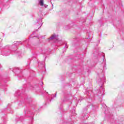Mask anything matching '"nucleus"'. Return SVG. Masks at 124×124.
<instances>
[{
	"label": "nucleus",
	"mask_w": 124,
	"mask_h": 124,
	"mask_svg": "<svg viewBox=\"0 0 124 124\" xmlns=\"http://www.w3.org/2000/svg\"><path fill=\"white\" fill-rule=\"evenodd\" d=\"M48 101H50V102H51V100H48Z\"/></svg>",
	"instance_id": "aec40b11"
},
{
	"label": "nucleus",
	"mask_w": 124,
	"mask_h": 124,
	"mask_svg": "<svg viewBox=\"0 0 124 124\" xmlns=\"http://www.w3.org/2000/svg\"><path fill=\"white\" fill-rule=\"evenodd\" d=\"M100 89H102V92H104V89L102 88V85H101L100 87Z\"/></svg>",
	"instance_id": "f8f14e48"
},
{
	"label": "nucleus",
	"mask_w": 124,
	"mask_h": 124,
	"mask_svg": "<svg viewBox=\"0 0 124 124\" xmlns=\"http://www.w3.org/2000/svg\"><path fill=\"white\" fill-rule=\"evenodd\" d=\"M56 97V96H57V93H55V96L54 95V94H52V95H51V97ZM54 99V98H52V97H51V99Z\"/></svg>",
	"instance_id": "6e6552de"
},
{
	"label": "nucleus",
	"mask_w": 124,
	"mask_h": 124,
	"mask_svg": "<svg viewBox=\"0 0 124 124\" xmlns=\"http://www.w3.org/2000/svg\"><path fill=\"white\" fill-rule=\"evenodd\" d=\"M31 114V111H30L29 110H28V111H25V114Z\"/></svg>",
	"instance_id": "ddd939ff"
},
{
	"label": "nucleus",
	"mask_w": 124,
	"mask_h": 124,
	"mask_svg": "<svg viewBox=\"0 0 124 124\" xmlns=\"http://www.w3.org/2000/svg\"><path fill=\"white\" fill-rule=\"evenodd\" d=\"M31 90H35V91H38V90H39V87H38V86L35 85L34 87L31 86Z\"/></svg>",
	"instance_id": "20e7f679"
},
{
	"label": "nucleus",
	"mask_w": 124,
	"mask_h": 124,
	"mask_svg": "<svg viewBox=\"0 0 124 124\" xmlns=\"http://www.w3.org/2000/svg\"><path fill=\"white\" fill-rule=\"evenodd\" d=\"M38 66V67H39V68H40V67H44V65L43 64V62H39Z\"/></svg>",
	"instance_id": "39448f33"
},
{
	"label": "nucleus",
	"mask_w": 124,
	"mask_h": 124,
	"mask_svg": "<svg viewBox=\"0 0 124 124\" xmlns=\"http://www.w3.org/2000/svg\"><path fill=\"white\" fill-rule=\"evenodd\" d=\"M14 46H10L9 45H7L3 47V49L5 50L1 51V55L2 56H5V57H7V56H9V55L11 54V50L12 51H14L15 53H16V50H13V49H12V48H13Z\"/></svg>",
	"instance_id": "f257e3e1"
},
{
	"label": "nucleus",
	"mask_w": 124,
	"mask_h": 124,
	"mask_svg": "<svg viewBox=\"0 0 124 124\" xmlns=\"http://www.w3.org/2000/svg\"><path fill=\"white\" fill-rule=\"evenodd\" d=\"M41 23H42V19L41 18L38 19L35 24L36 27H38V29H40V28H41V26H42Z\"/></svg>",
	"instance_id": "f03ea898"
},
{
	"label": "nucleus",
	"mask_w": 124,
	"mask_h": 124,
	"mask_svg": "<svg viewBox=\"0 0 124 124\" xmlns=\"http://www.w3.org/2000/svg\"><path fill=\"white\" fill-rule=\"evenodd\" d=\"M44 0H40L39 5H41V6H43V5H44Z\"/></svg>",
	"instance_id": "423d86ee"
},
{
	"label": "nucleus",
	"mask_w": 124,
	"mask_h": 124,
	"mask_svg": "<svg viewBox=\"0 0 124 124\" xmlns=\"http://www.w3.org/2000/svg\"><path fill=\"white\" fill-rule=\"evenodd\" d=\"M89 118V116L88 115H85L84 116V120H87Z\"/></svg>",
	"instance_id": "9d476101"
},
{
	"label": "nucleus",
	"mask_w": 124,
	"mask_h": 124,
	"mask_svg": "<svg viewBox=\"0 0 124 124\" xmlns=\"http://www.w3.org/2000/svg\"><path fill=\"white\" fill-rule=\"evenodd\" d=\"M98 83H100V82H102V79H98Z\"/></svg>",
	"instance_id": "2eb2a0df"
},
{
	"label": "nucleus",
	"mask_w": 124,
	"mask_h": 124,
	"mask_svg": "<svg viewBox=\"0 0 124 124\" xmlns=\"http://www.w3.org/2000/svg\"><path fill=\"white\" fill-rule=\"evenodd\" d=\"M17 54H18V56H20V55H21V51H18Z\"/></svg>",
	"instance_id": "dca6fc26"
},
{
	"label": "nucleus",
	"mask_w": 124,
	"mask_h": 124,
	"mask_svg": "<svg viewBox=\"0 0 124 124\" xmlns=\"http://www.w3.org/2000/svg\"><path fill=\"white\" fill-rule=\"evenodd\" d=\"M40 84H41V85H43V82H40Z\"/></svg>",
	"instance_id": "a211bd4d"
},
{
	"label": "nucleus",
	"mask_w": 124,
	"mask_h": 124,
	"mask_svg": "<svg viewBox=\"0 0 124 124\" xmlns=\"http://www.w3.org/2000/svg\"><path fill=\"white\" fill-rule=\"evenodd\" d=\"M43 5H44V7H45L46 8L48 7V5L44 4Z\"/></svg>",
	"instance_id": "4468645a"
},
{
	"label": "nucleus",
	"mask_w": 124,
	"mask_h": 124,
	"mask_svg": "<svg viewBox=\"0 0 124 124\" xmlns=\"http://www.w3.org/2000/svg\"><path fill=\"white\" fill-rule=\"evenodd\" d=\"M17 68V69H19V68Z\"/></svg>",
	"instance_id": "4be33fe9"
},
{
	"label": "nucleus",
	"mask_w": 124,
	"mask_h": 124,
	"mask_svg": "<svg viewBox=\"0 0 124 124\" xmlns=\"http://www.w3.org/2000/svg\"><path fill=\"white\" fill-rule=\"evenodd\" d=\"M88 109H89V106H88L87 107H86V108H83V110H84V111H87V110H88Z\"/></svg>",
	"instance_id": "1a4fd4ad"
},
{
	"label": "nucleus",
	"mask_w": 124,
	"mask_h": 124,
	"mask_svg": "<svg viewBox=\"0 0 124 124\" xmlns=\"http://www.w3.org/2000/svg\"><path fill=\"white\" fill-rule=\"evenodd\" d=\"M15 69H14V70H15Z\"/></svg>",
	"instance_id": "5701e85b"
},
{
	"label": "nucleus",
	"mask_w": 124,
	"mask_h": 124,
	"mask_svg": "<svg viewBox=\"0 0 124 124\" xmlns=\"http://www.w3.org/2000/svg\"><path fill=\"white\" fill-rule=\"evenodd\" d=\"M34 33H35V31H34L33 32L32 34H34Z\"/></svg>",
	"instance_id": "6ab92c4d"
},
{
	"label": "nucleus",
	"mask_w": 124,
	"mask_h": 124,
	"mask_svg": "<svg viewBox=\"0 0 124 124\" xmlns=\"http://www.w3.org/2000/svg\"><path fill=\"white\" fill-rule=\"evenodd\" d=\"M64 48L66 49H67V48H68V46L67 45V44H65Z\"/></svg>",
	"instance_id": "9b49d317"
},
{
	"label": "nucleus",
	"mask_w": 124,
	"mask_h": 124,
	"mask_svg": "<svg viewBox=\"0 0 124 124\" xmlns=\"http://www.w3.org/2000/svg\"><path fill=\"white\" fill-rule=\"evenodd\" d=\"M20 44H22V42H16V43H15V46H18Z\"/></svg>",
	"instance_id": "0eeeda50"
},
{
	"label": "nucleus",
	"mask_w": 124,
	"mask_h": 124,
	"mask_svg": "<svg viewBox=\"0 0 124 124\" xmlns=\"http://www.w3.org/2000/svg\"><path fill=\"white\" fill-rule=\"evenodd\" d=\"M18 120H19V121H22L21 119H22V117H19L18 118H17Z\"/></svg>",
	"instance_id": "f3484780"
},
{
	"label": "nucleus",
	"mask_w": 124,
	"mask_h": 124,
	"mask_svg": "<svg viewBox=\"0 0 124 124\" xmlns=\"http://www.w3.org/2000/svg\"><path fill=\"white\" fill-rule=\"evenodd\" d=\"M58 37V35L54 34L52 35L49 39L48 40H51V39H57Z\"/></svg>",
	"instance_id": "7ed1b4c3"
},
{
	"label": "nucleus",
	"mask_w": 124,
	"mask_h": 124,
	"mask_svg": "<svg viewBox=\"0 0 124 124\" xmlns=\"http://www.w3.org/2000/svg\"><path fill=\"white\" fill-rule=\"evenodd\" d=\"M103 79H104V80L105 79V78H104V77H103Z\"/></svg>",
	"instance_id": "412c9836"
}]
</instances>
